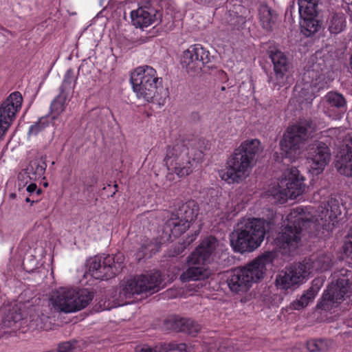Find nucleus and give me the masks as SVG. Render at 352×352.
<instances>
[{
	"label": "nucleus",
	"mask_w": 352,
	"mask_h": 352,
	"mask_svg": "<svg viewBox=\"0 0 352 352\" xmlns=\"http://www.w3.org/2000/svg\"><path fill=\"white\" fill-rule=\"evenodd\" d=\"M195 217V212L190 204H183L177 213H171L168 216L164 232L169 236H179L189 228L190 222Z\"/></svg>",
	"instance_id": "4468645a"
},
{
	"label": "nucleus",
	"mask_w": 352,
	"mask_h": 352,
	"mask_svg": "<svg viewBox=\"0 0 352 352\" xmlns=\"http://www.w3.org/2000/svg\"><path fill=\"white\" fill-rule=\"evenodd\" d=\"M210 274V270L204 266L190 267L180 276L183 282L204 280Z\"/></svg>",
	"instance_id": "bb28decb"
},
{
	"label": "nucleus",
	"mask_w": 352,
	"mask_h": 352,
	"mask_svg": "<svg viewBox=\"0 0 352 352\" xmlns=\"http://www.w3.org/2000/svg\"><path fill=\"white\" fill-rule=\"evenodd\" d=\"M306 157L309 173L317 176L323 172L330 161V149L326 144L315 142L309 145Z\"/></svg>",
	"instance_id": "2eb2a0df"
},
{
	"label": "nucleus",
	"mask_w": 352,
	"mask_h": 352,
	"mask_svg": "<svg viewBox=\"0 0 352 352\" xmlns=\"http://www.w3.org/2000/svg\"><path fill=\"white\" fill-rule=\"evenodd\" d=\"M177 349L179 351H187V345L185 343H181L177 345Z\"/></svg>",
	"instance_id": "a18cd8bd"
},
{
	"label": "nucleus",
	"mask_w": 352,
	"mask_h": 352,
	"mask_svg": "<svg viewBox=\"0 0 352 352\" xmlns=\"http://www.w3.org/2000/svg\"><path fill=\"white\" fill-rule=\"evenodd\" d=\"M270 58L273 64L274 77L272 82L274 87H283L289 83L292 79V70L286 55L278 50H271Z\"/></svg>",
	"instance_id": "f3484780"
},
{
	"label": "nucleus",
	"mask_w": 352,
	"mask_h": 352,
	"mask_svg": "<svg viewBox=\"0 0 352 352\" xmlns=\"http://www.w3.org/2000/svg\"><path fill=\"white\" fill-rule=\"evenodd\" d=\"M227 207L229 208V209H227L225 212H222L220 215L219 219L221 222H224L226 220L231 219L236 214L235 210H231L233 207V203H228Z\"/></svg>",
	"instance_id": "a19ab883"
},
{
	"label": "nucleus",
	"mask_w": 352,
	"mask_h": 352,
	"mask_svg": "<svg viewBox=\"0 0 352 352\" xmlns=\"http://www.w3.org/2000/svg\"><path fill=\"white\" fill-rule=\"evenodd\" d=\"M326 113L328 114L329 117H331V114H329V113H327V111H326Z\"/></svg>",
	"instance_id": "603ef678"
},
{
	"label": "nucleus",
	"mask_w": 352,
	"mask_h": 352,
	"mask_svg": "<svg viewBox=\"0 0 352 352\" xmlns=\"http://www.w3.org/2000/svg\"><path fill=\"white\" fill-rule=\"evenodd\" d=\"M316 294V292L311 288L302 295L300 298L292 302L291 307L295 310H300L307 306L309 302L313 300Z\"/></svg>",
	"instance_id": "72a5a7b5"
},
{
	"label": "nucleus",
	"mask_w": 352,
	"mask_h": 352,
	"mask_svg": "<svg viewBox=\"0 0 352 352\" xmlns=\"http://www.w3.org/2000/svg\"><path fill=\"white\" fill-rule=\"evenodd\" d=\"M259 19L263 28L270 30L277 20V14L267 5H263L259 8Z\"/></svg>",
	"instance_id": "c756f323"
},
{
	"label": "nucleus",
	"mask_w": 352,
	"mask_h": 352,
	"mask_svg": "<svg viewBox=\"0 0 352 352\" xmlns=\"http://www.w3.org/2000/svg\"><path fill=\"white\" fill-rule=\"evenodd\" d=\"M274 244V250L265 252L244 266L235 267L229 272L226 282L230 291L236 294L246 292L263 278L268 265H280L290 256L283 254L275 242Z\"/></svg>",
	"instance_id": "f03ea898"
},
{
	"label": "nucleus",
	"mask_w": 352,
	"mask_h": 352,
	"mask_svg": "<svg viewBox=\"0 0 352 352\" xmlns=\"http://www.w3.org/2000/svg\"><path fill=\"white\" fill-rule=\"evenodd\" d=\"M315 131V124L307 119L300 120L289 126L280 142L283 157L294 160L301 153V144L311 138Z\"/></svg>",
	"instance_id": "6e6552de"
},
{
	"label": "nucleus",
	"mask_w": 352,
	"mask_h": 352,
	"mask_svg": "<svg viewBox=\"0 0 352 352\" xmlns=\"http://www.w3.org/2000/svg\"><path fill=\"white\" fill-rule=\"evenodd\" d=\"M25 200V201H26V202H28H28H32V203L33 202V201H31V200H30V199L29 197H26Z\"/></svg>",
	"instance_id": "3c124183"
},
{
	"label": "nucleus",
	"mask_w": 352,
	"mask_h": 352,
	"mask_svg": "<svg viewBox=\"0 0 352 352\" xmlns=\"http://www.w3.org/2000/svg\"><path fill=\"white\" fill-rule=\"evenodd\" d=\"M93 298V292L87 289L60 287L51 293L49 306L58 313H75L85 308Z\"/></svg>",
	"instance_id": "0eeeda50"
},
{
	"label": "nucleus",
	"mask_w": 352,
	"mask_h": 352,
	"mask_svg": "<svg viewBox=\"0 0 352 352\" xmlns=\"http://www.w3.org/2000/svg\"><path fill=\"white\" fill-rule=\"evenodd\" d=\"M23 97L20 92L14 91L10 94L0 106V138H1L12 122L16 113L21 109Z\"/></svg>",
	"instance_id": "dca6fc26"
},
{
	"label": "nucleus",
	"mask_w": 352,
	"mask_h": 352,
	"mask_svg": "<svg viewBox=\"0 0 352 352\" xmlns=\"http://www.w3.org/2000/svg\"><path fill=\"white\" fill-rule=\"evenodd\" d=\"M304 180L296 167L287 168L277 183L270 188L267 195L276 204H285L288 199H295L305 192Z\"/></svg>",
	"instance_id": "1a4fd4ad"
},
{
	"label": "nucleus",
	"mask_w": 352,
	"mask_h": 352,
	"mask_svg": "<svg viewBox=\"0 0 352 352\" xmlns=\"http://www.w3.org/2000/svg\"><path fill=\"white\" fill-rule=\"evenodd\" d=\"M341 214L339 201L333 197L322 202L317 210L311 206L294 208L287 216V223L278 233L275 243L283 254L292 255L300 245L303 230L312 228L318 230L320 227L331 230Z\"/></svg>",
	"instance_id": "f257e3e1"
},
{
	"label": "nucleus",
	"mask_w": 352,
	"mask_h": 352,
	"mask_svg": "<svg viewBox=\"0 0 352 352\" xmlns=\"http://www.w3.org/2000/svg\"><path fill=\"white\" fill-rule=\"evenodd\" d=\"M197 235H198V233H195L194 235H192L191 239H190V241H188L187 242L188 244H190V242L193 241L197 238Z\"/></svg>",
	"instance_id": "49530a36"
},
{
	"label": "nucleus",
	"mask_w": 352,
	"mask_h": 352,
	"mask_svg": "<svg viewBox=\"0 0 352 352\" xmlns=\"http://www.w3.org/2000/svg\"><path fill=\"white\" fill-rule=\"evenodd\" d=\"M336 131V129H330V130L329 131V133H330L331 134V133H335Z\"/></svg>",
	"instance_id": "8fccbe9b"
},
{
	"label": "nucleus",
	"mask_w": 352,
	"mask_h": 352,
	"mask_svg": "<svg viewBox=\"0 0 352 352\" xmlns=\"http://www.w3.org/2000/svg\"><path fill=\"white\" fill-rule=\"evenodd\" d=\"M47 168L45 158L35 157L31 160L27 167L19 173L17 186L19 190L24 188L28 182L44 178Z\"/></svg>",
	"instance_id": "6ab92c4d"
},
{
	"label": "nucleus",
	"mask_w": 352,
	"mask_h": 352,
	"mask_svg": "<svg viewBox=\"0 0 352 352\" xmlns=\"http://www.w3.org/2000/svg\"><path fill=\"white\" fill-rule=\"evenodd\" d=\"M48 125L49 123L47 118H41L38 120V122L30 126L28 134L30 135H36L38 133L45 129Z\"/></svg>",
	"instance_id": "58836bf2"
},
{
	"label": "nucleus",
	"mask_w": 352,
	"mask_h": 352,
	"mask_svg": "<svg viewBox=\"0 0 352 352\" xmlns=\"http://www.w3.org/2000/svg\"><path fill=\"white\" fill-rule=\"evenodd\" d=\"M344 254L349 257H352V228L348 234L343 246Z\"/></svg>",
	"instance_id": "ea45409f"
},
{
	"label": "nucleus",
	"mask_w": 352,
	"mask_h": 352,
	"mask_svg": "<svg viewBox=\"0 0 352 352\" xmlns=\"http://www.w3.org/2000/svg\"><path fill=\"white\" fill-rule=\"evenodd\" d=\"M33 182L34 181H31V182H28V184L24 188H23L22 189L19 190L23 191V190H25V191L28 192L29 195H32L35 192H36L37 194H40L41 192V189L37 188L36 184H34ZM18 189H19V188H18Z\"/></svg>",
	"instance_id": "37998d69"
},
{
	"label": "nucleus",
	"mask_w": 352,
	"mask_h": 352,
	"mask_svg": "<svg viewBox=\"0 0 352 352\" xmlns=\"http://www.w3.org/2000/svg\"><path fill=\"white\" fill-rule=\"evenodd\" d=\"M336 283L332 282L323 293L321 301L318 307L329 311L338 306L345 299L352 298V272L341 269L333 273Z\"/></svg>",
	"instance_id": "9d476101"
},
{
	"label": "nucleus",
	"mask_w": 352,
	"mask_h": 352,
	"mask_svg": "<svg viewBox=\"0 0 352 352\" xmlns=\"http://www.w3.org/2000/svg\"><path fill=\"white\" fill-rule=\"evenodd\" d=\"M316 16H300L301 20L300 25L302 33L306 36H310L315 34L320 27L318 21L315 19Z\"/></svg>",
	"instance_id": "7c9ffc66"
},
{
	"label": "nucleus",
	"mask_w": 352,
	"mask_h": 352,
	"mask_svg": "<svg viewBox=\"0 0 352 352\" xmlns=\"http://www.w3.org/2000/svg\"><path fill=\"white\" fill-rule=\"evenodd\" d=\"M23 304L21 302H12L4 305L1 312L4 314L3 324L6 327L11 328L14 324L23 319L24 312L22 311Z\"/></svg>",
	"instance_id": "5701e85b"
},
{
	"label": "nucleus",
	"mask_w": 352,
	"mask_h": 352,
	"mask_svg": "<svg viewBox=\"0 0 352 352\" xmlns=\"http://www.w3.org/2000/svg\"><path fill=\"white\" fill-rule=\"evenodd\" d=\"M172 328L176 331H183L195 336L201 329V326L193 320L189 318H175L172 322Z\"/></svg>",
	"instance_id": "a878e982"
},
{
	"label": "nucleus",
	"mask_w": 352,
	"mask_h": 352,
	"mask_svg": "<svg viewBox=\"0 0 352 352\" xmlns=\"http://www.w3.org/2000/svg\"><path fill=\"white\" fill-rule=\"evenodd\" d=\"M263 150L258 139L243 141L228 157L225 168L218 171L219 177L230 185L240 184L250 176L255 157Z\"/></svg>",
	"instance_id": "7ed1b4c3"
},
{
	"label": "nucleus",
	"mask_w": 352,
	"mask_h": 352,
	"mask_svg": "<svg viewBox=\"0 0 352 352\" xmlns=\"http://www.w3.org/2000/svg\"><path fill=\"white\" fill-rule=\"evenodd\" d=\"M218 245L214 237H208L188 257V263L190 265H204L210 263Z\"/></svg>",
	"instance_id": "412c9836"
},
{
	"label": "nucleus",
	"mask_w": 352,
	"mask_h": 352,
	"mask_svg": "<svg viewBox=\"0 0 352 352\" xmlns=\"http://www.w3.org/2000/svg\"><path fill=\"white\" fill-rule=\"evenodd\" d=\"M185 245H181V250H178V251L175 252V254H179V253H181L183 250L185 248Z\"/></svg>",
	"instance_id": "09e8293b"
},
{
	"label": "nucleus",
	"mask_w": 352,
	"mask_h": 352,
	"mask_svg": "<svg viewBox=\"0 0 352 352\" xmlns=\"http://www.w3.org/2000/svg\"><path fill=\"white\" fill-rule=\"evenodd\" d=\"M130 80L139 100L164 104V99L160 96L163 89L162 80L155 69L148 65L138 67L131 74Z\"/></svg>",
	"instance_id": "39448f33"
},
{
	"label": "nucleus",
	"mask_w": 352,
	"mask_h": 352,
	"mask_svg": "<svg viewBox=\"0 0 352 352\" xmlns=\"http://www.w3.org/2000/svg\"><path fill=\"white\" fill-rule=\"evenodd\" d=\"M299 263L279 272L276 278V285L281 289H287L293 285L300 283L306 278Z\"/></svg>",
	"instance_id": "4be33fe9"
},
{
	"label": "nucleus",
	"mask_w": 352,
	"mask_h": 352,
	"mask_svg": "<svg viewBox=\"0 0 352 352\" xmlns=\"http://www.w3.org/2000/svg\"><path fill=\"white\" fill-rule=\"evenodd\" d=\"M344 144L346 152L337 161L336 166L341 175L352 177V136L345 138Z\"/></svg>",
	"instance_id": "b1692460"
},
{
	"label": "nucleus",
	"mask_w": 352,
	"mask_h": 352,
	"mask_svg": "<svg viewBox=\"0 0 352 352\" xmlns=\"http://www.w3.org/2000/svg\"><path fill=\"white\" fill-rule=\"evenodd\" d=\"M309 352H325L328 350V341L326 340H311L307 342Z\"/></svg>",
	"instance_id": "e433bc0d"
},
{
	"label": "nucleus",
	"mask_w": 352,
	"mask_h": 352,
	"mask_svg": "<svg viewBox=\"0 0 352 352\" xmlns=\"http://www.w3.org/2000/svg\"><path fill=\"white\" fill-rule=\"evenodd\" d=\"M162 287V274L159 271H155L149 275H140L124 280L120 285L119 296L127 299L143 293H155Z\"/></svg>",
	"instance_id": "9b49d317"
},
{
	"label": "nucleus",
	"mask_w": 352,
	"mask_h": 352,
	"mask_svg": "<svg viewBox=\"0 0 352 352\" xmlns=\"http://www.w3.org/2000/svg\"><path fill=\"white\" fill-rule=\"evenodd\" d=\"M328 30L331 34H339L346 27V17L342 12H335L329 14L327 19Z\"/></svg>",
	"instance_id": "cd10ccee"
},
{
	"label": "nucleus",
	"mask_w": 352,
	"mask_h": 352,
	"mask_svg": "<svg viewBox=\"0 0 352 352\" xmlns=\"http://www.w3.org/2000/svg\"><path fill=\"white\" fill-rule=\"evenodd\" d=\"M299 264L302 270L301 272L307 278L311 274L330 270L332 266V258L330 254L321 253L305 258Z\"/></svg>",
	"instance_id": "aec40b11"
},
{
	"label": "nucleus",
	"mask_w": 352,
	"mask_h": 352,
	"mask_svg": "<svg viewBox=\"0 0 352 352\" xmlns=\"http://www.w3.org/2000/svg\"><path fill=\"white\" fill-rule=\"evenodd\" d=\"M329 87L324 76L315 69L307 70L303 74L302 82H298L294 87V97L300 104H311L316 94Z\"/></svg>",
	"instance_id": "ddd939ff"
},
{
	"label": "nucleus",
	"mask_w": 352,
	"mask_h": 352,
	"mask_svg": "<svg viewBox=\"0 0 352 352\" xmlns=\"http://www.w3.org/2000/svg\"><path fill=\"white\" fill-rule=\"evenodd\" d=\"M200 140H179L167 148L164 161L168 170L179 178L186 177L193 173L203 159V151L197 148Z\"/></svg>",
	"instance_id": "20e7f679"
},
{
	"label": "nucleus",
	"mask_w": 352,
	"mask_h": 352,
	"mask_svg": "<svg viewBox=\"0 0 352 352\" xmlns=\"http://www.w3.org/2000/svg\"><path fill=\"white\" fill-rule=\"evenodd\" d=\"M175 349L174 344H163L156 346L153 348L144 345L140 348H137L136 352H167L168 350H173Z\"/></svg>",
	"instance_id": "4c0bfd02"
},
{
	"label": "nucleus",
	"mask_w": 352,
	"mask_h": 352,
	"mask_svg": "<svg viewBox=\"0 0 352 352\" xmlns=\"http://www.w3.org/2000/svg\"><path fill=\"white\" fill-rule=\"evenodd\" d=\"M77 77L75 75L74 70L69 68L67 70L62 85L60 86V91L65 93L67 89L73 90L76 85Z\"/></svg>",
	"instance_id": "f704fd0d"
},
{
	"label": "nucleus",
	"mask_w": 352,
	"mask_h": 352,
	"mask_svg": "<svg viewBox=\"0 0 352 352\" xmlns=\"http://www.w3.org/2000/svg\"><path fill=\"white\" fill-rule=\"evenodd\" d=\"M66 100L67 94H62V91H60V94L52 101L50 107L53 119L57 118L64 111Z\"/></svg>",
	"instance_id": "473e14b6"
},
{
	"label": "nucleus",
	"mask_w": 352,
	"mask_h": 352,
	"mask_svg": "<svg viewBox=\"0 0 352 352\" xmlns=\"http://www.w3.org/2000/svg\"><path fill=\"white\" fill-rule=\"evenodd\" d=\"M243 23H244V19L241 16H237L236 21L231 22V25L234 27L238 26L239 24Z\"/></svg>",
	"instance_id": "c03bdc74"
},
{
	"label": "nucleus",
	"mask_w": 352,
	"mask_h": 352,
	"mask_svg": "<svg viewBox=\"0 0 352 352\" xmlns=\"http://www.w3.org/2000/svg\"><path fill=\"white\" fill-rule=\"evenodd\" d=\"M263 219L252 218L244 221L243 225L230 235V245L236 252H252L263 242L265 227Z\"/></svg>",
	"instance_id": "423d86ee"
},
{
	"label": "nucleus",
	"mask_w": 352,
	"mask_h": 352,
	"mask_svg": "<svg viewBox=\"0 0 352 352\" xmlns=\"http://www.w3.org/2000/svg\"><path fill=\"white\" fill-rule=\"evenodd\" d=\"M318 0H298L300 16H316Z\"/></svg>",
	"instance_id": "2f4dec72"
},
{
	"label": "nucleus",
	"mask_w": 352,
	"mask_h": 352,
	"mask_svg": "<svg viewBox=\"0 0 352 352\" xmlns=\"http://www.w3.org/2000/svg\"><path fill=\"white\" fill-rule=\"evenodd\" d=\"M236 349L232 340L217 342L212 340L205 343L203 352H234Z\"/></svg>",
	"instance_id": "c85d7f7f"
},
{
	"label": "nucleus",
	"mask_w": 352,
	"mask_h": 352,
	"mask_svg": "<svg viewBox=\"0 0 352 352\" xmlns=\"http://www.w3.org/2000/svg\"><path fill=\"white\" fill-rule=\"evenodd\" d=\"M210 61V52L201 45L195 44L183 52L181 64L188 71H199Z\"/></svg>",
	"instance_id": "a211bd4d"
},
{
	"label": "nucleus",
	"mask_w": 352,
	"mask_h": 352,
	"mask_svg": "<svg viewBox=\"0 0 352 352\" xmlns=\"http://www.w3.org/2000/svg\"><path fill=\"white\" fill-rule=\"evenodd\" d=\"M154 11L148 8H139L131 12V21L136 28H144L154 21Z\"/></svg>",
	"instance_id": "393cba45"
},
{
	"label": "nucleus",
	"mask_w": 352,
	"mask_h": 352,
	"mask_svg": "<svg viewBox=\"0 0 352 352\" xmlns=\"http://www.w3.org/2000/svg\"><path fill=\"white\" fill-rule=\"evenodd\" d=\"M326 102L328 107H336L340 109L346 105L344 98L340 94L337 92H329L325 96Z\"/></svg>",
	"instance_id": "c9c22d12"
},
{
	"label": "nucleus",
	"mask_w": 352,
	"mask_h": 352,
	"mask_svg": "<svg viewBox=\"0 0 352 352\" xmlns=\"http://www.w3.org/2000/svg\"><path fill=\"white\" fill-rule=\"evenodd\" d=\"M124 260L122 254L96 255L88 260L86 274L95 279L108 280L121 272Z\"/></svg>",
	"instance_id": "f8f14e48"
},
{
	"label": "nucleus",
	"mask_w": 352,
	"mask_h": 352,
	"mask_svg": "<svg viewBox=\"0 0 352 352\" xmlns=\"http://www.w3.org/2000/svg\"><path fill=\"white\" fill-rule=\"evenodd\" d=\"M16 197V194L14 192H12L9 195V198L10 199H14Z\"/></svg>",
	"instance_id": "de8ad7c7"
},
{
	"label": "nucleus",
	"mask_w": 352,
	"mask_h": 352,
	"mask_svg": "<svg viewBox=\"0 0 352 352\" xmlns=\"http://www.w3.org/2000/svg\"><path fill=\"white\" fill-rule=\"evenodd\" d=\"M75 341H67L58 344L56 349L58 352H72L75 348Z\"/></svg>",
	"instance_id": "79ce46f5"
}]
</instances>
